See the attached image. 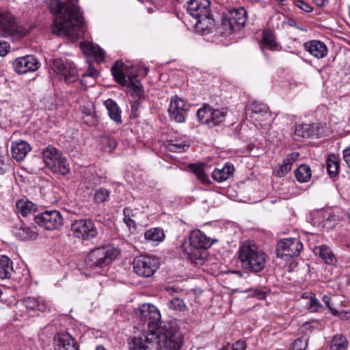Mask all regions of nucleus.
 I'll return each mask as SVG.
<instances>
[{"instance_id": "2", "label": "nucleus", "mask_w": 350, "mask_h": 350, "mask_svg": "<svg viewBox=\"0 0 350 350\" xmlns=\"http://www.w3.org/2000/svg\"><path fill=\"white\" fill-rule=\"evenodd\" d=\"M183 341L182 334L170 325H164L156 332L134 337L129 342L130 350H179Z\"/></svg>"}, {"instance_id": "30", "label": "nucleus", "mask_w": 350, "mask_h": 350, "mask_svg": "<svg viewBox=\"0 0 350 350\" xmlns=\"http://www.w3.org/2000/svg\"><path fill=\"white\" fill-rule=\"evenodd\" d=\"M12 261L6 256H0V279H8L11 278L13 272Z\"/></svg>"}, {"instance_id": "58", "label": "nucleus", "mask_w": 350, "mask_h": 350, "mask_svg": "<svg viewBox=\"0 0 350 350\" xmlns=\"http://www.w3.org/2000/svg\"><path fill=\"white\" fill-rule=\"evenodd\" d=\"M98 75V72L95 68H89L85 73L83 74L84 77L89 76L92 77H96Z\"/></svg>"}, {"instance_id": "18", "label": "nucleus", "mask_w": 350, "mask_h": 350, "mask_svg": "<svg viewBox=\"0 0 350 350\" xmlns=\"http://www.w3.org/2000/svg\"><path fill=\"white\" fill-rule=\"evenodd\" d=\"M190 245L196 250H206L212 245L211 239L199 230H192L189 237Z\"/></svg>"}, {"instance_id": "64", "label": "nucleus", "mask_w": 350, "mask_h": 350, "mask_svg": "<svg viewBox=\"0 0 350 350\" xmlns=\"http://www.w3.org/2000/svg\"><path fill=\"white\" fill-rule=\"evenodd\" d=\"M179 3H181L182 2H183L184 0H176Z\"/></svg>"}, {"instance_id": "49", "label": "nucleus", "mask_w": 350, "mask_h": 350, "mask_svg": "<svg viewBox=\"0 0 350 350\" xmlns=\"http://www.w3.org/2000/svg\"><path fill=\"white\" fill-rule=\"evenodd\" d=\"M295 5H297L299 9L302 10L305 12H311L313 8L310 6V5L303 0H298L295 2Z\"/></svg>"}, {"instance_id": "46", "label": "nucleus", "mask_w": 350, "mask_h": 350, "mask_svg": "<svg viewBox=\"0 0 350 350\" xmlns=\"http://www.w3.org/2000/svg\"><path fill=\"white\" fill-rule=\"evenodd\" d=\"M102 144L105 151L111 152L116 148L118 142L115 139L107 137L103 138Z\"/></svg>"}, {"instance_id": "48", "label": "nucleus", "mask_w": 350, "mask_h": 350, "mask_svg": "<svg viewBox=\"0 0 350 350\" xmlns=\"http://www.w3.org/2000/svg\"><path fill=\"white\" fill-rule=\"evenodd\" d=\"M194 174L198 177L199 180L202 182L206 183L208 181V178L207 176L205 174V172L202 167L200 166H195L193 169Z\"/></svg>"}, {"instance_id": "35", "label": "nucleus", "mask_w": 350, "mask_h": 350, "mask_svg": "<svg viewBox=\"0 0 350 350\" xmlns=\"http://www.w3.org/2000/svg\"><path fill=\"white\" fill-rule=\"evenodd\" d=\"M297 154L292 153L288 154L283 160L282 164L277 171L276 175L282 177L289 172L291 170L292 164L295 161Z\"/></svg>"}, {"instance_id": "33", "label": "nucleus", "mask_w": 350, "mask_h": 350, "mask_svg": "<svg viewBox=\"0 0 350 350\" xmlns=\"http://www.w3.org/2000/svg\"><path fill=\"white\" fill-rule=\"evenodd\" d=\"M212 114L213 108L209 105H204L197 111V117L199 121L202 124L208 125L209 127H212Z\"/></svg>"}, {"instance_id": "54", "label": "nucleus", "mask_w": 350, "mask_h": 350, "mask_svg": "<svg viewBox=\"0 0 350 350\" xmlns=\"http://www.w3.org/2000/svg\"><path fill=\"white\" fill-rule=\"evenodd\" d=\"M126 209H124V217L123 219L124 222L126 224V226L131 228H135V223L133 219H132L129 215H126Z\"/></svg>"}, {"instance_id": "31", "label": "nucleus", "mask_w": 350, "mask_h": 350, "mask_svg": "<svg viewBox=\"0 0 350 350\" xmlns=\"http://www.w3.org/2000/svg\"><path fill=\"white\" fill-rule=\"evenodd\" d=\"M53 164H54L55 166L49 165L48 168L53 173L66 175L70 172L69 164L68 163L66 159L62 155L53 162Z\"/></svg>"}, {"instance_id": "37", "label": "nucleus", "mask_w": 350, "mask_h": 350, "mask_svg": "<svg viewBox=\"0 0 350 350\" xmlns=\"http://www.w3.org/2000/svg\"><path fill=\"white\" fill-rule=\"evenodd\" d=\"M339 158L334 154H329L327 159V171L332 176H336L339 171Z\"/></svg>"}, {"instance_id": "3", "label": "nucleus", "mask_w": 350, "mask_h": 350, "mask_svg": "<svg viewBox=\"0 0 350 350\" xmlns=\"http://www.w3.org/2000/svg\"><path fill=\"white\" fill-rule=\"evenodd\" d=\"M238 258L242 268L255 273L262 271L265 267V254L258 250L256 245L250 241L243 242L239 247Z\"/></svg>"}, {"instance_id": "28", "label": "nucleus", "mask_w": 350, "mask_h": 350, "mask_svg": "<svg viewBox=\"0 0 350 350\" xmlns=\"http://www.w3.org/2000/svg\"><path fill=\"white\" fill-rule=\"evenodd\" d=\"M16 206L17 213L23 217L32 215L33 218L34 217V212L36 208L33 202L21 199L17 201Z\"/></svg>"}, {"instance_id": "4", "label": "nucleus", "mask_w": 350, "mask_h": 350, "mask_svg": "<svg viewBox=\"0 0 350 350\" xmlns=\"http://www.w3.org/2000/svg\"><path fill=\"white\" fill-rule=\"evenodd\" d=\"M209 0H189L187 5L188 13L196 19V27L202 31L213 26L211 14Z\"/></svg>"}, {"instance_id": "53", "label": "nucleus", "mask_w": 350, "mask_h": 350, "mask_svg": "<svg viewBox=\"0 0 350 350\" xmlns=\"http://www.w3.org/2000/svg\"><path fill=\"white\" fill-rule=\"evenodd\" d=\"M10 44L5 41H0V56H5L10 50Z\"/></svg>"}, {"instance_id": "38", "label": "nucleus", "mask_w": 350, "mask_h": 350, "mask_svg": "<svg viewBox=\"0 0 350 350\" xmlns=\"http://www.w3.org/2000/svg\"><path fill=\"white\" fill-rule=\"evenodd\" d=\"M296 179L299 183H307L311 178V170L307 165H300L295 171Z\"/></svg>"}, {"instance_id": "60", "label": "nucleus", "mask_w": 350, "mask_h": 350, "mask_svg": "<svg viewBox=\"0 0 350 350\" xmlns=\"http://www.w3.org/2000/svg\"><path fill=\"white\" fill-rule=\"evenodd\" d=\"M258 296L259 299H264L265 297V293L263 291H260L258 293Z\"/></svg>"}, {"instance_id": "44", "label": "nucleus", "mask_w": 350, "mask_h": 350, "mask_svg": "<svg viewBox=\"0 0 350 350\" xmlns=\"http://www.w3.org/2000/svg\"><path fill=\"white\" fill-rule=\"evenodd\" d=\"M321 308H323V306L316 298L315 295L310 293L309 295V304L308 306V311L310 312H319Z\"/></svg>"}, {"instance_id": "52", "label": "nucleus", "mask_w": 350, "mask_h": 350, "mask_svg": "<svg viewBox=\"0 0 350 350\" xmlns=\"http://www.w3.org/2000/svg\"><path fill=\"white\" fill-rule=\"evenodd\" d=\"M141 101L137 100H131V112L133 116L137 117L138 116V108L140 105Z\"/></svg>"}, {"instance_id": "7", "label": "nucleus", "mask_w": 350, "mask_h": 350, "mask_svg": "<svg viewBox=\"0 0 350 350\" xmlns=\"http://www.w3.org/2000/svg\"><path fill=\"white\" fill-rule=\"evenodd\" d=\"M122 66L123 63L120 61H116L112 66L111 71L114 79L122 86L128 85L132 100L140 101L144 100V91L142 88L139 85L136 84L131 77H128V80L126 79V76L122 70Z\"/></svg>"}, {"instance_id": "43", "label": "nucleus", "mask_w": 350, "mask_h": 350, "mask_svg": "<svg viewBox=\"0 0 350 350\" xmlns=\"http://www.w3.org/2000/svg\"><path fill=\"white\" fill-rule=\"evenodd\" d=\"M226 115L224 109H215L213 108V114H212V127L219 124L223 122L224 118Z\"/></svg>"}, {"instance_id": "11", "label": "nucleus", "mask_w": 350, "mask_h": 350, "mask_svg": "<svg viewBox=\"0 0 350 350\" xmlns=\"http://www.w3.org/2000/svg\"><path fill=\"white\" fill-rule=\"evenodd\" d=\"M133 267L136 274L142 277L148 278L152 276L159 268V262L154 257L140 256L135 258Z\"/></svg>"}, {"instance_id": "25", "label": "nucleus", "mask_w": 350, "mask_h": 350, "mask_svg": "<svg viewBox=\"0 0 350 350\" xmlns=\"http://www.w3.org/2000/svg\"><path fill=\"white\" fill-rule=\"evenodd\" d=\"M314 252L318 255L326 264L334 265L336 262V258L329 247L321 245L315 247Z\"/></svg>"}, {"instance_id": "29", "label": "nucleus", "mask_w": 350, "mask_h": 350, "mask_svg": "<svg viewBox=\"0 0 350 350\" xmlns=\"http://www.w3.org/2000/svg\"><path fill=\"white\" fill-rule=\"evenodd\" d=\"M62 155V152L56 148L49 146L42 151V159L48 167L49 165L55 166L53 164L57 159Z\"/></svg>"}, {"instance_id": "47", "label": "nucleus", "mask_w": 350, "mask_h": 350, "mask_svg": "<svg viewBox=\"0 0 350 350\" xmlns=\"http://www.w3.org/2000/svg\"><path fill=\"white\" fill-rule=\"evenodd\" d=\"M307 345L306 339L302 338H297L293 342L290 350H306Z\"/></svg>"}, {"instance_id": "36", "label": "nucleus", "mask_w": 350, "mask_h": 350, "mask_svg": "<svg viewBox=\"0 0 350 350\" xmlns=\"http://www.w3.org/2000/svg\"><path fill=\"white\" fill-rule=\"evenodd\" d=\"M14 233L18 239L22 241L36 239L37 236L33 230L23 225L20 228H15Z\"/></svg>"}, {"instance_id": "8", "label": "nucleus", "mask_w": 350, "mask_h": 350, "mask_svg": "<svg viewBox=\"0 0 350 350\" xmlns=\"http://www.w3.org/2000/svg\"><path fill=\"white\" fill-rule=\"evenodd\" d=\"M51 69L61 80L70 83L78 79V70L74 63L66 58L53 59L51 64Z\"/></svg>"}, {"instance_id": "45", "label": "nucleus", "mask_w": 350, "mask_h": 350, "mask_svg": "<svg viewBox=\"0 0 350 350\" xmlns=\"http://www.w3.org/2000/svg\"><path fill=\"white\" fill-rule=\"evenodd\" d=\"M167 306L172 310L182 311L185 309V304L183 299L174 297L168 301Z\"/></svg>"}, {"instance_id": "57", "label": "nucleus", "mask_w": 350, "mask_h": 350, "mask_svg": "<svg viewBox=\"0 0 350 350\" xmlns=\"http://www.w3.org/2000/svg\"><path fill=\"white\" fill-rule=\"evenodd\" d=\"M8 167V165L4 161V157L0 154V174H3Z\"/></svg>"}, {"instance_id": "56", "label": "nucleus", "mask_w": 350, "mask_h": 350, "mask_svg": "<svg viewBox=\"0 0 350 350\" xmlns=\"http://www.w3.org/2000/svg\"><path fill=\"white\" fill-rule=\"evenodd\" d=\"M246 343L243 340H238L233 344L232 350H245Z\"/></svg>"}, {"instance_id": "40", "label": "nucleus", "mask_w": 350, "mask_h": 350, "mask_svg": "<svg viewBox=\"0 0 350 350\" xmlns=\"http://www.w3.org/2000/svg\"><path fill=\"white\" fill-rule=\"evenodd\" d=\"M261 43L263 46L273 49L276 46L275 37L271 31H265L262 33Z\"/></svg>"}, {"instance_id": "59", "label": "nucleus", "mask_w": 350, "mask_h": 350, "mask_svg": "<svg viewBox=\"0 0 350 350\" xmlns=\"http://www.w3.org/2000/svg\"><path fill=\"white\" fill-rule=\"evenodd\" d=\"M313 2L319 7H324L328 3V0H313Z\"/></svg>"}, {"instance_id": "15", "label": "nucleus", "mask_w": 350, "mask_h": 350, "mask_svg": "<svg viewBox=\"0 0 350 350\" xmlns=\"http://www.w3.org/2000/svg\"><path fill=\"white\" fill-rule=\"evenodd\" d=\"M14 70L18 74H25L37 70L40 64L33 55H25L16 58L12 63Z\"/></svg>"}, {"instance_id": "61", "label": "nucleus", "mask_w": 350, "mask_h": 350, "mask_svg": "<svg viewBox=\"0 0 350 350\" xmlns=\"http://www.w3.org/2000/svg\"><path fill=\"white\" fill-rule=\"evenodd\" d=\"M189 258H190V259H191V260H193L194 258H195L196 260H200V258H198V257L197 256V255H196V254H191V255H190V257H189Z\"/></svg>"}, {"instance_id": "16", "label": "nucleus", "mask_w": 350, "mask_h": 350, "mask_svg": "<svg viewBox=\"0 0 350 350\" xmlns=\"http://www.w3.org/2000/svg\"><path fill=\"white\" fill-rule=\"evenodd\" d=\"M246 22V10L243 8L234 9L230 13V16L224 21V25L228 26L232 31L240 30Z\"/></svg>"}, {"instance_id": "23", "label": "nucleus", "mask_w": 350, "mask_h": 350, "mask_svg": "<svg viewBox=\"0 0 350 350\" xmlns=\"http://www.w3.org/2000/svg\"><path fill=\"white\" fill-rule=\"evenodd\" d=\"M24 306L29 310L44 312L49 307L47 303L40 297H28L22 300Z\"/></svg>"}, {"instance_id": "26", "label": "nucleus", "mask_w": 350, "mask_h": 350, "mask_svg": "<svg viewBox=\"0 0 350 350\" xmlns=\"http://www.w3.org/2000/svg\"><path fill=\"white\" fill-rule=\"evenodd\" d=\"M234 170L233 165L226 164L221 169H215L212 172V178L215 180L221 183L232 176Z\"/></svg>"}, {"instance_id": "9", "label": "nucleus", "mask_w": 350, "mask_h": 350, "mask_svg": "<svg viewBox=\"0 0 350 350\" xmlns=\"http://www.w3.org/2000/svg\"><path fill=\"white\" fill-rule=\"evenodd\" d=\"M70 230L75 237L83 241L91 240L98 235V230L91 219L75 220L72 223Z\"/></svg>"}, {"instance_id": "6", "label": "nucleus", "mask_w": 350, "mask_h": 350, "mask_svg": "<svg viewBox=\"0 0 350 350\" xmlns=\"http://www.w3.org/2000/svg\"><path fill=\"white\" fill-rule=\"evenodd\" d=\"M119 255V250L112 245H107L92 250L88 256L86 262L90 268H100L110 264Z\"/></svg>"}, {"instance_id": "27", "label": "nucleus", "mask_w": 350, "mask_h": 350, "mask_svg": "<svg viewBox=\"0 0 350 350\" xmlns=\"http://www.w3.org/2000/svg\"><path fill=\"white\" fill-rule=\"evenodd\" d=\"M144 237L148 243L157 245L165 239V235L162 228H152L145 232Z\"/></svg>"}, {"instance_id": "42", "label": "nucleus", "mask_w": 350, "mask_h": 350, "mask_svg": "<svg viewBox=\"0 0 350 350\" xmlns=\"http://www.w3.org/2000/svg\"><path fill=\"white\" fill-rule=\"evenodd\" d=\"M110 191L103 187H100L95 191L94 199L97 203H103L109 200Z\"/></svg>"}, {"instance_id": "63", "label": "nucleus", "mask_w": 350, "mask_h": 350, "mask_svg": "<svg viewBox=\"0 0 350 350\" xmlns=\"http://www.w3.org/2000/svg\"><path fill=\"white\" fill-rule=\"evenodd\" d=\"M234 273L239 275V276H242V273L240 271H235Z\"/></svg>"}, {"instance_id": "21", "label": "nucleus", "mask_w": 350, "mask_h": 350, "mask_svg": "<svg viewBox=\"0 0 350 350\" xmlns=\"http://www.w3.org/2000/svg\"><path fill=\"white\" fill-rule=\"evenodd\" d=\"M31 149L29 144L24 140L13 142L12 143L11 153L14 159L18 161H21Z\"/></svg>"}, {"instance_id": "1", "label": "nucleus", "mask_w": 350, "mask_h": 350, "mask_svg": "<svg viewBox=\"0 0 350 350\" xmlns=\"http://www.w3.org/2000/svg\"><path fill=\"white\" fill-rule=\"evenodd\" d=\"M49 8L53 15V33L75 38L83 23L79 8L70 0H50Z\"/></svg>"}, {"instance_id": "20", "label": "nucleus", "mask_w": 350, "mask_h": 350, "mask_svg": "<svg viewBox=\"0 0 350 350\" xmlns=\"http://www.w3.org/2000/svg\"><path fill=\"white\" fill-rule=\"evenodd\" d=\"M304 48L310 55L317 59H321L327 54V47L325 43L319 40H311L304 44Z\"/></svg>"}, {"instance_id": "12", "label": "nucleus", "mask_w": 350, "mask_h": 350, "mask_svg": "<svg viewBox=\"0 0 350 350\" xmlns=\"http://www.w3.org/2000/svg\"><path fill=\"white\" fill-rule=\"evenodd\" d=\"M35 222L48 230L59 229L63 225V217L56 210L46 211L33 217Z\"/></svg>"}, {"instance_id": "17", "label": "nucleus", "mask_w": 350, "mask_h": 350, "mask_svg": "<svg viewBox=\"0 0 350 350\" xmlns=\"http://www.w3.org/2000/svg\"><path fill=\"white\" fill-rule=\"evenodd\" d=\"M55 350H79L76 340L68 332L57 334L54 337Z\"/></svg>"}, {"instance_id": "32", "label": "nucleus", "mask_w": 350, "mask_h": 350, "mask_svg": "<svg viewBox=\"0 0 350 350\" xmlns=\"http://www.w3.org/2000/svg\"><path fill=\"white\" fill-rule=\"evenodd\" d=\"M105 105L108 111L109 117L114 122L121 123V111L117 103L111 99H108L105 101Z\"/></svg>"}, {"instance_id": "19", "label": "nucleus", "mask_w": 350, "mask_h": 350, "mask_svg": "<svg viewBox=\"0 0 350 350\" xmlns=\"http://www.w3.org/2000/svg\"><path fill=\"white\" fill-rule=\"evenodd\" d=\"M319 134V126L317 124H301L297 125L294 131L295 140L302 138H309Z\"/></svg>"}, {"instance_id": "14", "label": "nucleus", "mask_w": 350, "mask_h": 350, "mask_svg": "<svg viewBox=\"0 0 350 350\" xmlns=\"http://www.w3.org/2000/svg\"><path fill=\"white\" fill-rule=\"evenodd\" d=\"M189 108V104L177 96H174L171 98L168 113L171 119L177 122L183 123L185 121Z\"/></svg>"}, {"instance_id": "24", "label": "nucleus", "mask_w": 350, "mask_h": 350, "mask_svg": "<svg viewBox=\"0 0 350 350\" xmlns=\"http://www.w3.org/2000/svg\"><path fill=\"white\" fill-rule=\"evenodd\" d=\"M80 46L84 54L94 56L98 61L104 60V51L98 45L90 42L83 41L81 42Z\"/></svg>"}, {"instance_id": "55", "label": "nucleus", "mask_w": 350, "mask_h": 350, "mask_svg": "<svg viewBox=\"0 0 350 350\" xmlns=\"http://www.w3.org/2000/svg\"><path fill=\"white\" fill-rule=\"evenodd\" d=\"M342 157L345 162L350 168V146L342 151Z\"/></svg>"}, {"instance_id": "13", "label": "nucleus", "mask_w": 350, "mask_h": 350, "mask_svg": "<svg viewBox=\"0 0 350 350\" xmlns=\"http://www.w3.org/2000/svg\"><path fill=\"white\" fill-rule=\"evenodd\" d=\"M303 248L301 242L297 239H285L281 240L276 248L278 257L287 260L297 256Z\"/></svg>"}, {"instance_id": "62", "label": "nucleus", "mask_w": 350, "mask_h": 350, "mask_svg": "<svg viewBox=\"0 0 350 350\" xmlns=\"http://www.w3.org/2000/svg\"><path fill=\"white\" fill-rule=\"evenodd\" d=\"M95 350H106V349L103 346L100 345V346L96 347Z\"/></svg>"}, {"instance_id": "50", "label": "nucleus", "mask_w": 350, "mask_h": 350, "mask_svg": "<svg viewBox=\"0 0 350 350\" xmlns=\"http://www.w3.org/2000/svg\"><path fill=\"white\" fill-rule=\"evenodd\" d=\"M323 301L327 305V306L330 310V311L332 312L333 315H334V316L338 315V314H339L338 311L337 310H336L335 308H334L332 305L331 304L330 297H329L327 295H324L323 297Z\"/></svg>"}, {"instance_id": "5", "label": "nucleus", "mask_w": 350, "mask_h": 350, "mask_svg": "<svg viewBox=\"0 0 350 350\" xmlns=\"http://www.w3.org/2000/svg\"><path fill=\"white\" fill-rule=\"evenodd\" d=\"M29 29L17 23L15 16L9 11L0 10V36L13 41L25 36Z\"/></svg>"}, {"instance_id": "10", "label": "nucleus", "mask_w": 350, "mask_h": 350, "mask_svg": "<svg viewBox=\"0 0 350 350\" xmlns=\"http://www.w3.org/2000/svg\"><path fill=\"white\" fill-rule=\"evenodd\" d=\"M139 320L148 323V332H156L161 326V314L159 310L152 304H144L141 306L137 312Z\"/></svg>"}, {"instance_id": "39", "label": "nucleus", "mask_w": 350, "mask_h": 350, "mask_svg": "<svg viewBox=\"0 0 350 350\" xmlns=\"http://www.w3.org/2000/svg\"><path fill=\"white\" fill-rule=\"evenodd\" d=\"M349 342L342 334H336L333 336L331 342V350H347Z\"/></svg>"}, {"instance_id": "34", "label": "nucleus", "mask_w": 350, "mask_h": 350, "mask_svg": "<svg viewBox=\"0 0 350 350\" xmlns=\"http://www.w3.org/2000/svg\"><path fill=\"white\" fill-rule=\"evenodd\" d=\"M247 114L250 116L255 114L268 116L269 107L264 103L253 101L247 106Z\"/></svg>"}, {"instance_id": "22", "label": "nucleus", "mask_w": 350, "mask_h": 350, "mask_svg": "<svg viewBox=\"0 0 350 350\" xmlns=\"http://www.w3.org/2000/svg\"><path fill=\"white\" fill-rule=\"evenodd\" d=\"M79 110L81 113L83 121L85 124L90 126L96 125L98 118L95 113L94 107L92 103L81 105Z\"/></svg>"}, {"instance_id": "51", "label": "nucleus", "mask_w": 350, "mask_h": 350, "mask_svg": "<svg viewBox=\"0 0 350 350\" xmlns=\"http://www.w3.org/2000/svg\"><path fill=\"white\" fill-rule=\"evenodd\" d=\"M250 118L253 120L258 122H265V121H269L271 120V112L269 110V115L268 116H263L261 114H255V115H250Z\"/></svg>"}, {"instance_id": "41", "label": "nucleus", "mask_w": 350, "mask_h": 350, "mask_svg": "<svg viewBox=\"0 0 350 350\" xmlns=\"http://www.w3.org/2000/svg\"><path fill=\"white\" fill-rule=\"evenodd\" d=\"M188 145L185 142H167L166 144V148L168 150L174 152H183L187 148Z\"/></svg>"}]
</instances>
